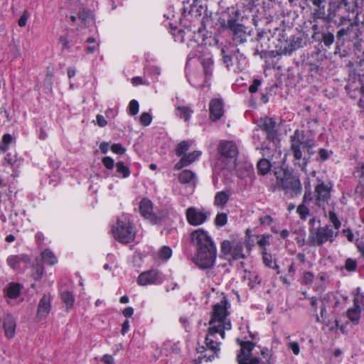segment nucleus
I'll use <instances>...</instances> for the list:
<instances>
[{
  "mask_svg": "<svg viewBox=\"0 0 364 364\" xmlns=\"http://www.w3.org/2000/svg\"><path fill=\"white\" fill-rule=\"evenodd\" d=\"M174 40L181 43H184L187 40V46L191 50L188 56V64L191 59L198 58L203 68V71L198 70L187 71L186 77L189 83L196 88L202 89L209 87L213 60L212 54L205 42V38L200 32L193 33L188 30L187 32L179 31L176 34L174 33Z\"/></svg>",
  "mask_w": 364,
  "mask_h": 364,
  "instance_id": "nucleus-1",
  "label": "nucleus"
},
{
  "mask_svg": "<svg viewBox=\"0 0 364 364\" xmlns=\"http://www.w3.org/2000/svg\"><path fill=\"white\" fill-rule=\"evenodd\" d=\"M230 304L225 296L214 304L213 307L212 317L210 321V328L205 337V343L209 349L217 353L220 350V339L225 338V331L230 330L232 325L228 318V309Z\"/></svg>",
  "mask_w": 364,
  "mask_h": 364,
  "instance_id": "nucleus-2",
  "label": "nucleus"
},
{
  "mask_svg": "<svg viewBox=\"0 0 364 364\" xmlns=\"http://www.w3.org/2000/svg\"><path fill=\"white\" fill-rule=\"evenodd\" d=\"M291 152L293 154L296 164L301 161L302 170L306 165V154L310 156L312 153L311 149L315 145L314 139L307 136L303 130H295L294 134L290 136Z\"/></svg>",
  "mask_w": 364,
  "mask_h": 364,
  "instance_id": "nucleus-3",
  "label": "nucleus"
},
{
  "mask_svg": "<svg viewBox=\"0 0 364 364\" xmlns=\"http://www.w3.org/2000/svg\"><path fill=\"white\" fill-rule=\"evenodd\" d=\"M112 232L114 239L122 243H129L136 237V230L130 218L127 215L119 217L112 226Z\"/></svg>",
  "mask_w": 364,
  "mask_h": 364,
  "instance_id": "nucleus-4",
  "label": "nucleus"
},
{
  "mask_svg": "<svg viewBox=\"0 0 364 364\" xmlns=\"http://www.w3.org/2000/svg\"><path fill=\"white\" fill-rule=\"evenodd\" d=\"M331 185L326 184L323 181L318 182L314 188V195L310 191L305 192L304 203L309 204L311 200H314L315 204L324 210L331 198Z\"/></svg>",
  "mask_w": 364,
  "mask_h": 364,
  "instance_id": "nucleus-5",
  "label": "nucleus"
},
{
  "mask_svg": "<svg viewBox=\"0 0 364 364\" xmlns=\"http://www.w3.org/2000/svg\"><path fill=\"white\" fill-rule=\"evenodd\" d=\"M283 176L276 172L278 185L291 196L298 195L301 191V184L298 176L288 170H284Z\"/></svg>",
  "mask_w": 364,
  "mask_h": 364,
  "instance_id": "nucleus-6",
  "label": "nucleus"
},
{
  "mask_svg": "<svg viewBox=\"0 0 364 364\" xmlns=\"http://www.w3.org/2000/svg\"><path fill=\"white\" fill-rule=\"evenodd\" d=\"M205 12V7L201 4V0H193L191 5V8L188 11L187 16H190L191 20L193 22V28H186L183 31L187 32L188 30H191L193 33L200 32L204 38V35L201 31L202 18L201 16ZM182 31V29H173L172 31V35L174 37V33H177L178 31Z\"/></svg>",
  "mask_w": 364,
  "mask_h": 364,
  "instance_id": "nucleus-7",
  "label": "nucleus"
},
{
  "mask_svg": "<svg viewBox=\"0 0 364 364\" xmlns=\"http://www.w3.org/2000/svg\"><path fill=\"white\" fill-rule=\"evenodd\" d=\"M338 236V232H334L328 225L314 228L310 230L309 240L314 245L320 246L330 242H332Z\"/></svg>",
  "mask_w": 364,
  "mask_h": 364,
  "instance_id": "nucleus-8",
  "label": "nucleus"
},
{
  "mask_svg": "<svg viewBox=\"0 0 364 364\" xmlns=\"http://www.w3.org/2000/svg\"><path fill=\"white\" fill-rule=\"evenodd\" d=\"M240 13L238 10L234 7L228 8L221 12L218 18L219 24L223 28H228L232 31H240L242 26L237 23Z\"/></svg>",
  "mask_w": 364,
  "mask_h": 364,
  "instance_id": "nucleus-9",
  "label": "nucleus"
},
{
  "mask_svg": "<svg viewBox=\"0 0 364 364\" xmlns=\"http://www.w3.org/2000/svg\"><path fill=\"white\" fill-rule=\"evenodd\" d=\"M237 342L241 346L240 352L237 356L238 364H270L269 363H260L259 358L252 355V351L255 346L251 341H242L240 338H237Z\"/></svg>",
  "mask_w": 364,
  "mask_h": 364,
  "instance_id": "nucleus-10",
  "label": "nucleus"
},
{
  "mask_svg": "<svg viewBox=\"0 0 364 364\" xmlns=\"http://www.w3.org/2000/svg\"><path fill=\"white\" fill-rule=\"evenodd\" d=\"M217 257L216 247L199 249L194 257V262L201 269H208L213 266Z\"/></svg>",
  "mask_w": 364,
  "mask_h": 364,
  "instance_id": "nucleus-11",
  "label": "nucleus"
},
{
  "mask_svg": "<svg viewBox=\"0 0 364 364\" xmlns=\"http://www.w3.org/2000/svg\"><path fill=\"white\" fill-rule=\"evenodd\" d=\"M257 125L260 129L265 132V136L272 144L274 147H277L279 140L277 133L275 130L276 122L273 118L262 117L257 122Z\"/></svg>",
  "mask_w": 364,
  "mask_h": 364,
  "instance_id": "nucleus-12",
  "label": "nucleus"
},
{
  "mask_svg": "<svg viewBox=\"0 0 364 364\" xmlns=\"http://www.w3.org/2000/svg\"><path fill=\"white\" fill-rule=\"evenodd\" d=\"M164 281V274L161 271L154 269L141 272L137 278L138 284L143 287L159 285Z\"/></svg>",
  "mask_w": 364,
  "mask_h": 364,
  "instance_id": "nucleus-13",
  "label": "nucleus"
},
{
  "mask_svg": "<svg viewBox=\"0 0 364 364\" xmlns=\"http://www.w3.org/2000/svg\"><path fill=\"white\" fill-rule=\"evenodd\" d=\"M339 304V299L338 296L333 293H329L325 295L321 299V307L320 316L316 315L317 322H324L326 318L327 310L332 309L333 311Z\"/></svg>",
  "mask_w": 364,
  "mask_h": 364,
  "instance_id": "nucleus-14",
  "label": "nucleus"
},
{
  "mask_svg": "<svg viewBox=\"0 0 364 364\" xmlns=\"http://www.w3.org/2000/svg\"><path fill=\"white\" fill-rule=\"evenodd\" d=\"M221 251L226 257H232L233 259L245 258L242 243L236 240L223 241L221 245Z\"/></svg>",
  "mask_w": 364,
  "mask_h": 364,
  "instance_id": "nucleus-15",
  "label": "nucleus"
},
{
  "mask_svg": "<svg viewBox=\"0 0 364 364\" xmlns=\"http://www.w3.org/2000/svg\"><path fill=\"white\" fill-rule=\"evenodd\" d=\"M191 238L193 245L197 247V250L215 247L208 232L203 229L199 228L194 230L191 235Z\"/></svg>",
  "mask_w": 364,
  "mask_h": 364,
  "instance_id": "nucleus-16",
  "label": "nucleus"
},
{
  "mask_svg": "<svg viewBox=\"0 0 364 364\" xmlns=\"http://www.w3.org/2000/svg\"><path fill=\"white\" fill-rule=\"evenodd\" d=\"M186 216L190 225L198 226L203 224L210 216V214L203 209L191 207L186 210Z\"/></svg>",
  "mask_w": 364,
  "mask_h": 364,
  "instance_id": "nucleus-17",
  "label": "nucleus"
},
{
  "mask_svg": "<svg viewBox=\"0 0 364 364\" xmlns=\"http://www.w3.org/2000/svg\"><path fill=\"white\" fill-rule=\"evenodd\" d=\"M219 152L223 160L235 164L238 150L236 144L232 141H221L218 146Z\"/></svg>",
  "mask_w": 364,
  "mask_h": 364,
  "instance_id": "nucleus-18",
  "label": "nucleus"
},
{
  "mask_svg": "<svg viewBox=\"0 0 364 364\" xmlns=\"http://www.w3.org/2000/svg\"><path fill=\"white\" fill-rule=\"evenodd\" d=\"M301 46V39L294 36L283 41H279L276 45L277 53L279 55H290Z\"/></svg>",
  "mask_w": 364,
  "mask_h": 364,
  "instance_id": "nucleus-19",
  "label": "nucleus"
},
{
  "mask_svg": "<svg viewBox=\"0 0 364 364\" xmlns=\"http://www.w3.org/2000/svg\"><path fill=\"white\" fill-rule=\"evenodd\" d=\"M139 211L141 215L153 224H157L161 222L163 216H158L153 212L152 202L147 199L143 198L139 203Z\"/></svg>",
  "mask_w": 364,
  "mask_h": 364,
  "instance_id": "nucleus-20",
  "label": "nucleus"
},
{
  "mask_svg": "<svg viewBox=\"0 0 364 364\" xmlns=\"http://www.w3.org/2000/svg\"><path fill=\"white\" fill-rule=\"evenodd\" d=\"M66 18L68 21L77 25L79 24L80 28L90 26L94 23L92 12L90 11H85L84 9H80L77 16L70 14V16H67Z\"/></svg>",
  "mask_w": 364,
  "mask_h": 364,
  "instance_id": "nucleus-21",
  "label": "nucleus"
},
{
  "mask_svg": "<svg viewBox=\"0 0 364 364\" xmlns=\"http://www.w3.org/2000/svg\"><path fill=\"white\" fill-rule=\"evenodd\" d=\"M174 103L175 114L179 118L183 119L186 122H189L193 113V110L189 106L185 104V102L176 97Z\"/></svg>",
  "mask_w": 364,
  "mask_h": 364,
  "instance_id": "nucleus-22",
  "label": "nucleus"
},
{
  "mask_svg": "<svg viewBox=\"0 0 364 364\" xmlns=\"http://www.w3.org/2000/svg\"><path fill=\"white\" fill-rule=\"evenodd\" d=\"M51 310V296L50 294H44L40 299L37 312L36 318L38 321L44 320L50 314Z\"/></svg>",
  "mask_w": 364,
  "mask_h": 364,
  "instance_id": "nucleus-23",
  "label": "nucleus"
},
{
  "mask_svg": "<svg viewBox=\"0 0 364 364\" xmlns=\"http://www.w3.org/2000/svg\"><path fill=\"white\" fill-rule=\"evenodd\" d=\"M210 118L212 121L220 119L224 114L223 102L220 98L212 99L209 103Z\"/></svg>",
  "mask_w": 364,
  "mask_h": 364,
  "instance_id": "nucleus-24",
  "label": "nucleus"
},
{
  "mask_svg": "<svg viewBox=\"0 0 364 364\" xmlns=\"http://www.w3.org/2000/svg\"><path fill=\"white\" fill-rule=\"evenodd\" d=\"M28 257L26 255H12L6 258L7 265L15 272H19L22 264H27Z\"/></svg>",
  "mask_w": 364,
  "mask_h": 364,
  "instance_id": "nucleus-25",
  "label": "nucleus"
},
{
  "mask_svg": "<svg viewBox=\"0 0 364 364\" xmlns=\"http://www.w3.org/2000/svg\"><path fill=\"white\" fill-rule=\"evenodd\" d=\"M202 155V152L200 151L196 150L193 151L191 153L186 154L178 161L175 165V168L177 170H180L185 166H188L191 165L192 163L198 160L200 156Z\"/></svg>",
  "mask_w": 364,
  "mask_h": 364,
  "instance_id": "nucleus-26",
  "label": "nucleus"
},
{
  "mask_svg": "<svg viewBox=\"0 0 364 364\" xmlns=\"http://www.w3.org/2000/svg\"><path fill=\"white\" fill-rule=\"evenodd\" d=\"M16 323L15 318L11 316L7 315L4 321V328L5 331V336L8 338H12L15 336Z\"/></svg>",
  "mask_w": 364,
  "mask_h": 364,
  "instance_id": "nucleus-27",
  "label": "nucleus"
},
{
  "mask_svg": "<svg viewBox=\"0 0 364 364\" xmlns=\"http://www.w3.org/2000/svg\"><path fill=\"white\" fill-rule=\"evenodd\" d=\"M338 24V26L348 24V27L346 28H343L338 31L337 33L338 38L350 34L353 27L357 26V23L355 22H353L348 17L345 16H341Z\"/></svg>",
  "mask_w": 364,
  "mask_h": 364,
  "instance_id": "nucleus-28",
  "label": "nucleus"
},
{
  "mask_svg": "<svg viewBox=\"0 0 364 364\" xmlns=\"http://www.w3.org/2000/svg\"><path fill=\"white\" fill-rule=\"evenodd\" d=\"M22 288L23 287L21 284L11 282L5 289L6 295L11 300L16 299L19 297Z\"/></svg>",
  "mask_w": 364,
  "mask_h": 364,
  "instance_id": "nucleus-29",
  "label": "nucleus"
},
{
  "mask_svg": "<svg viewBox=\"0 0 364 364\" xmlns=\"http://www.w3.org/2000/svg\"><path fill=\"white\" fill-rule=\"evenodd\" d=\"M230 195L231 193L228 190L217 192L215 196L214 205L221 209L224 208L230 199Z\"/></svg>",
  "mask_w": 364,
  "mask_h": 364,
  "instance_id": "nucleus-30",
  "label": "nucleus"
},
{
  "mask_svg": "<svg viewBox=\"0 0 364 364\" xmlns=\"http://www.w3.org/2000/svg\"><path fill=\"white\" fill-rule=\"evenodd\" d=\"M359 296H357L354 299V307L350 309L347 311L348 318L353 322L357 323L360 317V309L358 306Z\"/></svg>",
  "mask_w": 364,
  "mask_h": 364,
  "instance_id": "nucleus-31",
  "label": "nucleus"
},
{
  "mask_svg": "<svg viewBox=\"0 0 364 364\" xmlns=\"http://www.w3.org/2000/svg\"><path fill=\"white\" fill-rule=\"evenodd\" d=\"M262 259L265 266L277 270V274H278L280 273L279 267L276 264L275 259L273 258L272 255L268 253L266 250L262 251Z\"/></svg>",
  "mask_w": 364,
  "mask_h": 364,
  "instance_id": "nucleus-32",
  "label": "nucleus"
},
{
  "mask_svg": "<svg viewBox=\"0 0 364 364\" xmlns=\"http://www.w3.org/2000/svg\"><path fill=\"white\" fill-rule=\"evenodd\" d=\"M41 259L48 265H54L58 263L56 255L50 249H46L41 252Z\"/></svg>",
  "mask_w": 364,
  "mask_h": 364,
  "instance_id": "nucleus-33",
  "label": "nucleus"
},
{
  "mask_svg": "<svg viewBox=\"0 0 364 364\" xmlns=\"http://www.w3.org/2000/svg\"><path fill=\"white\" fill-rule=\"evenodd\" d=\"M60 298L66 306V311H69L73 307L75 303L73 294L68 291H63L60 294Z\"/></svg>",
  "mask_w": 364,
  "mask_h": 364,
  "instance_id": "nucleus-34",
  "label": "nucleus"
},
{
  "mask_svg": "<svg viewBox=\"0 0 364 364\" xmlns=\"http://www.w3.org/2000/svg\"><path fill=\"white\" fill-rule=\"evenodd\" d=\"M243 278L245 281H247V286L251 289L260 283L258 275L255 272L245 271Z\"/></svg>",
  "mask_w": 364,
  "mask_h": 364,
  "instance_id": "nucleus-35",
  "label": "nucleus"
},
{
  "mask_svg": "<svg viewBox=\"0 0 364 364\" xmlns=\"http://www.w3.org/2000/svg\"><path fill=\"white\" fill-rule=\"evenodd\" d=\"M116 172L119 177L127 178L131 175L130 168L123 161H117L115 164Z\"/></svg>",
  "mask_w": 364,
  "mask_h": 364,
  "instance_id": "nucleus-36",
  "label": "nucleus"
},
{
  "mask_svg": "<svg viewBox=\"0 0 364 364\" xmlns=\"http://www.w3.org/2000/svg\"><path fill=\"white\" fill-rule=\"evenodd\" d=\"M172 256V250L170 247L162 246L158 251L156 259L161 262H166Z\"/></svg>",
  "mask_w": 364,
  "mask_h": 364,
  "instance_id": "nucleus-37",
  "label": "nucleus"
},
{
  "mask_svg": "<svg viewBox=\"0 0 364 364\" xmlns=\"http://www.w3.org/2000/svg\"><path fill=\"white\" fill-rule=\"evenodd\" d=\"M179 180L184 183H195L196 181V175L190 170H184L179 175Z\"/></svg>",
  "mask_w": 364,
  "mask_h": 364,
  "instance_id": "nucleus-38",
  "label": "nucleus"
},
{
  "mask_svg": "<svg viewBox=\"0 0 364 364\" xmlns=\"http://www.w3.org/2000/svg\"><path fill=\"white\" fill-rule=\"evenodd\" d=\"M314 6L317 9L315 10L314 15L316 18H321L325 16V5L326 0H310Z\"/></svg>",
  "mask_w": 364,
  "mask_h": 364,
  "instance_id": "nucleus-39",
  "label": "nucleus"
},
{
  "mask_svg": "<svg viewBox=\"0 0 364 364\" xmlns=\"http://www.w3.org/2000/svg\"><path fill=\"white\" fill-rule=\"evenodd\" d=\"M193 144V141H183L180 142L176 149V154L178 156L182 157L189 150Z\"/></svg>",
  "mask_w": 364,
  "mask_h": 364,
  "instance_id": "nucleus-40",
  "label": "nucleus"
},
{
  "mask_svg": "<svg viewBox=\"0 0 364 364\" xmlns=\"http://www.w3.org/2000/svg\"><path fill=\"white\" fill-rule=\"evenodd\" d=\"M359 1L360 0H342V3L344 4L348 13L358 14Z\"/></svg>",
  "mask_w": 364,
  "mask_h": 364,
  "instance_id": "nucleus-41",
  "label": "nucleus"
},
{
  "mask_svg": "<svg viewBox=\"0 0 364 364\" xmlns=\"http://www.w3.org/2000/svg\"><path fill=\"white\" fill-rule=\"evenodd\" d=\"M270 168H271L270 163L267 159H261L257 163L258 171L262 175H264L267 173H268L269 171L270 170Z\"/></svg>",
  "mask_w": 364,
  "mask_h": 364,
  "instance_id": "nucleus-42",
  "label": "nucleus"
},
{
  "mask_svg": "<svg viewBox=\"0 0 364 364\" xmlns=\"http://www.w3.org/2000/svg\"><path fill=\"white\" fill-rule=\"evenodd\" d=\"M341 3L340 2H336V1H330L329 2V8H328V12L329 16L333 19L336 16L338 11L341 9Z\"/></svg>",
  "mask_w": 364,
  "mask_h": 364,
  "instance_id": "nucleus-43",
  "label": "nucleus"
},
{
  "mask_svg": "<svg viewBox=\"0 0 364 364\" xmlns=\"http://www.w3.org/2000/svg\"><path fill=\"white\" fill-rule=\"evenodd\" d=\"M228 222V215L225 213H218L215 218V225L218 227H223Z\"/></svg>",
  "mask_w": 364,
  "mask_h": 364,
  "instance_id": "nucleus-44",
  "label": "nucleus"
},
{
  "mask_svg": "<svg viewBox=\"0 0 364 364\" xmlns=\"http://www.w3.org/2000/svg\"><path fill=\"white\" fill-rule=\"evenodd\" d=\"M44 273V268L41 264H36L32 270V276L35 280H40Z\"/></svg>",
  "mask_w": 364,
  "mask_h": 364,
  "instance_id": "nucleus-45",
  "label": "nucleus"
},
{
  "mask_svg": "<svg viewBox=\"0 0 364 364\" xmlns=\"http://www.w3.org/2000/svg\"><path fill=\"white\" fill-rule=\"evenodd\" d=\"M328 219L336 230L340 229L341 227V223L333 210H330L328 212Z\"/></svg>",
  "mask_w": 364,
  "mask_h": 364,
  "instance_id": "nucleus-46",
  "label": "nucleus"
},
{
  "mask_svg": "<svg viewBox=\"0 0 364 364\" xmlns=\"http://www.w3.org/2000/svg\"><path fill=\"white\" fill-rule=\"evenodd\" d=\"M161 73V70L157 66H151L145 70V74L154 78H156Z\"/></svg>",
  "mask_w": 364,
  "mask_h": 364,
  "instance_id": "nucleus-47",
  "label": "nucleus"
},
{
  "mask_svg": "<svg viewBox=\"0 0 364 364\" xmlns=\"http://www.w3.org/2000/svg\"><path fill=\"white\" fill-rule=\"evenodd\" d=\"M13 137L9 134H6L2 137V141L4 145L0 146L1 150L6 151L8 149L9 144L12 142Z\"/></svg>",
  "mask_w": 364,
  "mask_h": 364,
  "instance_id": "nucleus-48",
  "label": "nucleus"
},
{
  "mask_svg": "<svg viewBox=\"0 0 364 364\" xmlns=\"http://www.w3.org/2000/svg\"><path fill=\"white\" fill-rule=\"evenodd\" d=\"M139 102L136 100H132L129 104V112L131 115H136L139 112Z\"/></svg>",
  "mask_w": 364,
  "mask_h": 364,
  "instance_id": "nucleus-49",
  "label": "nucleus"
},
{
  "mask_svg": "<svg viewBox=\"0 0 364 364\" xmlns=\"http://www.w3.org/2000/svg\"><path fill=\"white\" fill-rule=\"evenodd\" d=\"M258 245L263 248V251L266 250V247L269 245V236L261 235L257 240Z\"/></svg>",
  "mask_w": 364,
  "mask_h": 364,
  "instance_id": "nucleus-50",
  "label": "nucleus"
},
{
  "mask_svg": "<svg viewBox=\"0 0 364 364\" xmlns=\"http://www.w3.org/2000/svg\"><path fill=\"white\" fill-rule=\"evenodd\" d=\"M152 121L151 115L148 112H143L140 116V122L144 126H149Z\"/></svg>",
  "mask_w": 364,
  "mask_h": 364,
  "instance_id": "nucleus-51",
  "label": "nucleus"
},
{
  "mask_svg": "<svg viewBox=\"0 0 364 364\" xmlns=\"http://www.w3.org/2000/svg\"><path fill=\"white\" fill-rule=\"evenodd\" d=\"M110 149L114 154L120 155L124 154L127 151L126 148L119 143L112 144Z\"/></svg>",
  "mask_w": 364,
  "mask_h": 364,
  "instance_id": "nucleus-52",
  "label": "nucleus"
},
{
  "mask_svg": "<svg viewBox=\"0 0 364 364\" xmlns=\"http://www.w3.org/2000/svg\"><path fill=\"white\" fill-rule=\"evenodd\" d=\"M296 212L303 220H305L309 213V208L305 205H299Z\"/></svg>",
  "mask_w": 364,
  "mask_h": 364,
  "instance_id": "nucleus-53",
  "label": "nucleus"
},
{
  "mask_svg": "<svg viewBox=\"0 0 364 364\" xmlns=\"http://www.w3.org/2000/svg\"><path fill=\"white\" fill-rule=\"evenodd\" d=\"M334 41V36L331 33H324L323 35V42L325 46L329 47Z\"/></svg>",
  "mask_w": 364,
  "mask_h": 364,
  "instance_id": "nucleus-54",
  "label": "nucleus"
},
{
  "mask_svg": "<svg viewBox=\"0 0 364 364\" xmlns=\"http://www.w3.org/2000/svg\"><path fill=\"white\" fill-rule=\"evenodd\" d=\"M102 161L103 165L109 170H112L114 167V161L109 156L104 157Z\"/></svg>",
  "mask_w": 364,
  "mask_h": 364,
  "instance_id": "nucleus-55",
  "label": "nucleus"
},
{
  "mask_svg": "<svg viewBox=\"0 0 364 364\" xmlns=\"http://www.w3.org/2000/svg\"><path fill=\"white\" fill-rule=\"evenodd\" d=\"M132 83L134 86H138L139 85H149L150 82L146 80L143 79L141 77H134L132 79Z\"/></svg>",
  "mask_w": 364,
  "mask_h": 364,
  "instance_id": "nucleus-56",
  "label": "nucleus"
},
{
  "mask_svg": "<svg viewBox=\"0 0 364 364\" xmlns=\"http://www.w3.org/2000/svg\"><path fill=\"white\" fill-rule=\"evenodd\" d=\"M118 114L117 108H107L105 111V116L108 119H114Z\"/></svg>",
  "mask_w": 364,
  "mask_h": 364,
  "instance_id": "nucleus-57",
  "label": "nucleus"
},
{
  "mask_svg": "<svg viewBox=\"0 0 364 364\" xmlns=\"http://www.w3.org/2000/svg\"><path fill=\"white\" fill-rule=\"evenodd\" d=\"M357 267L355 261L352 259H347L345 264V267L348 271H355Z\"/></svg>",
  "mask_w": 364,
  "mask_h": 364,
  "instance_id": "nucleus-58",
  "label": "nucleus"
},
{
  "mask_svg": "<svg viewBox=\"0 0 364 364\" xmlns=\"http://www.w3.org/2000/svg\"><path fill=\"white\" fill-rule=\"evenodd\" d=\"M221 54L223 55V63L225 64L226 67L230 69V68L232 66V59L230 56L227 55L225 54V49L223 48L221 49Z\"/></svg>",
  "mask_w": 364,
  "mask_h": 364,
  "instance_id": "nucleus-59",
  "label": "nucleus"
},
{
  "mask_svg": "<svg viewBox=\"0 0 364 364\" xmlns=\"http://www.w3.org/2000/svg\"><path fill=\"white\" fill-rule=\"evenodd\" d=\"M59 42L63 50H68L70 48V43L66 36H60L59 38Z\"/></svg>",
  "mask_w": 364,
  "mask_h": 364,
  "instance_id": "nucleus-60",
  "label": "nucleus"
},
{
  "mask_svg": "<svg viewBox=\"0 0 364 364\" xmlns=\"http://www.w3.org/2000/svg\"><path fill=\"white\" fill-rule=\"evenodd\" d=\"M314 276L313 273L310 272H304L303 276V281L304 284H311L314 281Z\"/></svg>",
  "mask_w": 364,
  "mask_h": 364,
  "instance_id": "nucleus-61",
  "label": "nucleus"
},
{
  "mask_svg": "<svg viewBox=\"0 0 364 364\" xmlns=\"http://www.w3.org/2000/svg\"><path fill=\"white\" fill-rule=\"evenodd\" d=\"M29 14L27 11H24L21 16L20 17L18 20V26L20 27H23L26 26V22L28 19Z\"/></svg>",
  "mask_w": 364,
  "mask_h": 364,
  "instance_id": "nucleus-62",
  "label": "nucleus"
},
{
  "mask_svg": "<svg viewBox=\"0 0 364 364\" xmlns=\"http://www.w3.org/2000/svg\"><path fill=\"white\" fill-rule=\"evenodd\" d=\"M96 123L100 127H105L107 125V121L105 117L102 114H97L96 116Z\"/></svg>",
  "mask_w": 364,
  "mask_h": 364,
  "instance_id": "nucleus-63",
  "label": "nucleus"
},
{
  "mask_svg": "<svg viewBox=\"0 0 364 364\" xmlns=\"http://www.w3.org/2000/svg\"><path fill=\"white\" fill-rule=\"evenodd\" d=\"M104 364H115L114 358L109 354H105L101 359Z\"/></svg>",
  "mask_w": 364,
  "mask_h": 364,
  "instance_id": "nucleus-64",
  "label": "nucleus"
}]
</instances>
